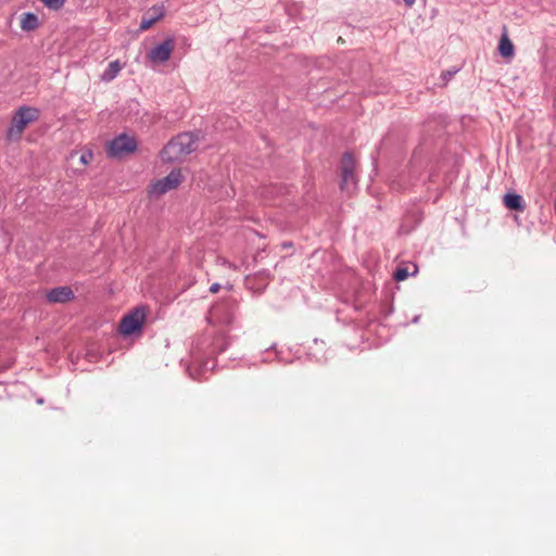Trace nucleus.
<instances>
[{
	"mask_svg": "<svg viewBox=\"0 0 556 556\" xmlns=\"http://www.w3.org/2000/svg\"><path fill=\"white\" fill-rule=\"evenodd\" d=\"M257 276L260 277H264L266 280L269 279V273H266V271H263V273H258Z\"/></svg>",
	"mask_w": 556,
	"mask_h": 556,
	"instance_id": "19",
	"label": "nucleus"
},
{
	"mask_svg": "<svg viewBox=\"0 0 556 556\" xmlns=\"http://www.w3.org/2000/svg\"><path fill=\"white\" fill-rule=\"evenodd\" d=\"M219 289H220V285H219L218 282H215V283H213V285L210 287V291H211L212 293L217 292Z\"/></svg>",
	"mask_w": 556,
	"mask_h": 556,
	"instance_id": "18",
	"label": "nucleus"
},
{
	"mask_svg": "<svg viewBox=\"0 0 556 556\" xmlns=\"http://www.w3.org/2000/svg\"><path fill=\"white\" fill-rule=\"evenodd\" d=\"M38 114L35 108L21 106L12 117L11 126L7 131L8 139H18L27 125L38 118Z\"/></svg>",
	"mask_w": 556,
	"mask_h": 556,
	"instance_id": "2",
	"label": "nucleus"
},
{
	"mask_svg": "<svg viewBox=\"0 0 556 556\" xmlns=\"http://www.w3.org/2000/svg\"><path fill=\"white\" fill-rule=\"evenodd\" d=\"M181 182V173L179 169H173L167 176L156 180L150 186L148 191L150 197H160L169 190L176 189Z\"/></svg>",
	"mask_w": 556,
	"mask_h": 556,
	"instance_id": "7",
	"label": "nucleus"
},
{
	"mask_svg": "<svg viewBox=\"0 0 556 556\" xmlns=\"http://www.w3.org/2000/svg\"><path fill=\"white\" fill-rule=\"evenodd\" d=\"M223 264L229 266L230 268H237L235 265H232L230 262L223 260Z\"/></svg>",
	"mask_w": 556,
	"mask_h": 556,
	"instance_id": "21",
	"label": "nucleus"
},
{
	"mask_svg": "<svg viewBox=\"0 0 556 556\" xmlns=\"http://www.w3.org/2000/svg\"><path fill=\"white\" fill-rule=\"evenodd\" d=\"M403 1H404V3H405L408 8H410V7H413V5H414V3H415V1H416V0H403Z\"/></svg>",
	"mask_w": 556,
	"mask_h": 556,
	"instance_id": "20",
	"label": "nucleus"
},
{
	"mask_svg": "<svg viewBox=\"0 0 556 556\" xmlns=\"http://www.w3.org/2000/svg\"><path fill=\"white\" fill-rule=\"evenodd\" d=\"M151 12H153V14L151 16L143 17L141 20L140 25H139V29L140 30L149 29L155 22L161 20L164 16V14H165L164 8L162 5L161 7H153L151 9Z\"/></svg>",
	"mask_w": 556,
	"mask_h": 556,
	"instance_id": "11",
	"label": "nucleus"
},
{
	"mask_svg": "<svg viewBox=\"0 0 556 556\" xmlns=\"http://www.w3.org/2000/svg\"><path fill=\"white\" fill-rule=\"evenodd\" d=\"M457 73V70L454 71H444L441 74V78L446 83L455 74Z\"/></svg>",
	"mask_w": 556,
	"mask_h": 556,
	"instance_id": "17",
	"label": "nucleus"
},
{
	"mask_svg": "<svg viewBox=\"0 0 556 556\" xmlns=\"http://www.w3.org/2000/svg\"><path fill=\"white\" fill-rule=\"evenodd\" d=\"M137 149V141L134 137L121 134L112 139L108 146V155L113 159L122 157Z\"/></svg>",
	"mask_w": 556,
	"mask_h": 556,
	"instance_id": "6",
	"label": "nucleus"
},
{
	"mask_svg": "<svg viewBox=\"0 0 556 556\" xmlns=\"http://www.w3.org/2000/svg\"><path fill=\"white\" fill-rule=\"evenodd\" d=\"M239 304L237 299L228 296L214 304L211 308V318L222 325H231L238 313Z\"/></svg>",
	"mask_w": 556,
	"mask_h": 556,
	"instance_id": "3",
	"label": "nucleus"
},
{
	"mask_svg": "<svg viewBox=\"0 0 556 556\" xmlns=\"http://www.w3.org/2000/svg\"><path fill=\"white\" fill-rule=\"evenodd\" d=\"M39 20L38 16L33 12H26L23 14L21 21V28L25 31L34 30L38 27Z\"/></svg>",
	"mask_w": 556,
	"mask_h": 556,
	"instance_id": "14",
	"label": "nucleus"
},
{
	"mask_svg": "<svg viewBox=\"0 0 556 556\" xmlns=\"http://www.w3.org/2000/svg\"><path fill=\"white\" fill-rule=\"evenodd\" d=\"M356 184L357 179L355 175V160L352 153L345 152L341 159L340 188L350 192L356 187Z\"/></svg>",
	"mask_w": 556,
	"mask_h": 556,
	"instance_id": "5",
	"label": "nucleus"
},
{
	"mask_svg": "<svg viewBox=\"0 0 556 556\" xmlns=\"http://www.w3.org/2000/svg\"><path fill=\"white\" fill-rule=\"evenodd\" d=\"M419 318H420V316H419V315H417V316H415V317L413 318V320H412V321H413L414 324H417V323L419 321Z\"/></svg>",
	"mask_w": 556,
	"mask_h": 556,
	"instance_id": "22",
	"label": "nucleus"
},
{
	"mask_svg": "<svg viewBox=\"0 0 556 556\" xmlns=\"http://www.w3.org/2000/svg\"><path fill=\"white\" fill-rule=\"evenodd\" d=\"M93 157V153L90 150H86L80 154L79 161L81 164L87 165Z\"/></svg>",
	"mask_w": 556,
	"mask_h": 556,
	"instance_id": "16",
	"label": "nucleus"
},
{
	"mask_svg": "<svg viewBox=\"0 0 556 556\" xmlns=\"http://www.w3.org/2000/svg\"><path fill=\"white\" fill-rule=\"evenodd\" d=\"M409 276L407 267H397L393 273V278L396 281H403Z\"/></svg>",
	"mask_w": 556,
	"mask_h": 556,
	"instance_id": "15",
	"label": "nucleus"
},
{
	"mask_svg": "<svg viewBox=\"0 0 556 556\" xmlns=\"http://www.w3.org/2000/svg\"><path fill=\"white\" fill-rule=\"evenodd\" d=\"M74 298V292L70 287H55L47 293V300L50 303H66Z\"/></svg>",
	"mask_w": 556,
	"mask_h": 556,
	"instance_id": "9",
	"label": "nucleus"
},
{
	"mask_svg": "<svg viewBox=\"0 0 556 556\" xmlns=\"http://www.w3.org/2000/svg\"><path fill=\"white\" fill-rule=\"evenodd\" d=\"M174 48L175 40L174 38L168 37L150 51L149 58L154 63H165L170 59Z\"/></svg>",
	"mask_w": 556,
	"mask_h": 556,
	"instance_id": "8",
	"label": "nucleus"
},
{
	"mask_svg": "<svg viewBox=\"0 0 556 556\" xmlns=\"http://www.w3.org/2000/svg\"><path fill=\"white\" fill-rule=\"evenodd\" d=\"M498 52L503 58H513L515 54L514 45L505 31L498 42Z\"/></svg>",
	"mask_w": 556,
	"mask_h": 556,
	"instance_id": "13",
	"label": "nucleus"
},
{
	"mask_svg": "<svg viewBox=\"0 0 556 556\" xmlns=\"http://www.w3.org/2000/svg\"><path fill=\"white\" fill-rule=\"evenodd\" d=\"M504 205L513 211L523 212L526 208V203L523 198L515 192H508L503 198Z\"/></svg>",
	"mask_w": 556,
	"mask_h": 556,
	"instance_id": "10",
	"label": "nucleus"
},
{
	"mask_svg": "<svg viewBox=\"0 0 556 556\" xmlns=\"http://www.w3.org/2000/svg\"><path fill=\"white\" fill-rule=\"evenodd\" d=\"M147 312L144 306H138L125 315L119 323V332L130 336L140 332L146 320Z\"/></svg>",
	"mask_w": 556,
	"mask_h": 556,
	"instance_id": "4",
	"label": "nucleus"
},
{
	"mask_svg": "<svg viewBox=\"0 0 556 556\" xmlns=\"http://www.w3.org/2000/svg\"><path fill=\"white\" fill-rule=\"evenodd\" d=\"M197 149V140L193 134L182 132L173 138L161 151L160 156L165 163L180 161L182 156Z\"/></svg>",
	"mask_w": 556,
	"mask_h": 556,
	"instance_id": "1",
	"label": "nucleus"
},
{
	"mask_svg": "<svg viewBox=\"0 0 556 556\" xmlns=\"http://www.w3.org/2000/svg\"><path fill=\"white\" fill-rule=\"evenodd\" d=\"M123 65L118 60L112 61L108 64L106 68L101 74V80L104 83H110L117 77L119 72L122 71Z\"/></svg>",
	"mask_w": 556,
	"mask_h": 556,
	"instance_id": "12",
	"label": "nucleus"
}]
</instances>
